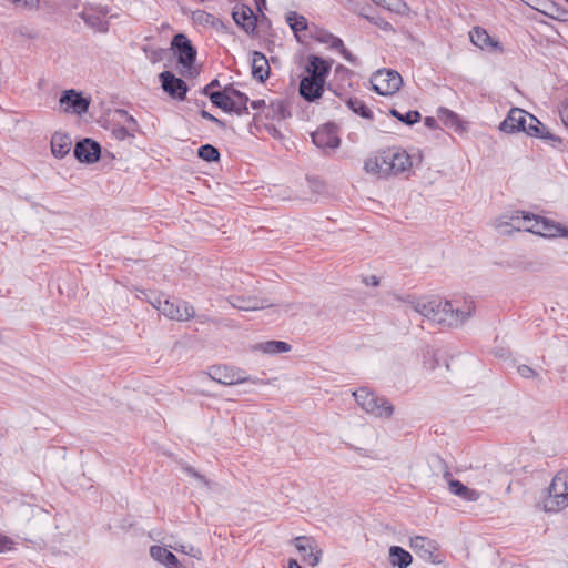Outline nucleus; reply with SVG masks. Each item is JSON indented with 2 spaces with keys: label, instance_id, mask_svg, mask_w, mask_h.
<instances>
[{
  "label": "nucleus",
  "instance_id": "1",
  "mask_svg": "<svg viewBox=\"0 0 568 568\" xmlns=\"http://www.w3.org/2000/svg\"><path fill=\"white\" fill-rule=\"evenodd\" d=\"M405 306V311L413 310L415 313L437 324L450 327L463 325L475 310L471 301H465L463 305L455 301H437L418 298L415 296L397 297Z\"/></svg>",
  "mask_w": 568,
  "mask_h": 568
},
{
  "label": "nucleus",
  "instance_id": "2",
  "mask_svg": "<svg viewBox=\"0 0 568 568\" xmlns=\"http://www.w3.org/2000/svg\"><path fill=\"white\" fill-rule=\"evenodd\" d=\"M410 155L400 148H387L378 152L375 158L364 162V169L368 173H377L383 176L398 175L412 169Z\"/></svg>",
  "mask_w": 568,
  "mask_h": 568
},
{
  "label": "nucleus",
  "instance_id": "3",
  "mask_svg": "<svg viewBox=\"0 0 568 568\" xmlns=\"http://www.w3.org/2000/svg\"><path fill=\"white\" fill-rule=\"evenodd\" d=\"M499 130L505 133L523 131L530 136L554 139V135L536 116L518 108L510 109L506 119L499 124Z\"/></svg>",
  "mask_w": 568,
  "mask_h": 568
},
{
  "label": "nucleus",
  "instance_id": "4",
  "mask_svg": "<svg viewBox=\"0 0 568 568\" xmlns=\"http://www.w3.org/2000/svg\"><path fill=\"white\" fill-rule=\"evenodd\" d=\"M353 396L362 409L374 417L389 418L394 413V407L388 399L377 396L366 387L353 392Z\"/></svg>",
  "mask_w": 568,
  "mask_h": 568
},
{
  "label": "nucleus",
  "instance_id": "5",
  "mask_svg": "<svg viewBox=\"0 0 568 568\" xmlns=\"http://www.w3.org/2000/svg\"><path fill=\"white\" fill-rule=\"evenodd\" d=\"M151 305L156 308L162 315L173 321H189L195 312L193 306L185 301H171L164 294L155 295L150 300Z\"/></svg>",
  "mask_w": 568,
  "mask_h": 568
},
{
  "label": "nucleus",
  "instance_id": "6",
  "mask_svg": "<svg viewBox=\"0 0 568 568\" xmlns=\"http://www.w3.org/2000/svg\"><path fill=\"white\" fill-rule=\"evenodd\" d=\"M568 506V473L559 471L552 478L544 500L546 511H558Z\"/></svg>",
  "mask_w": 568,
  "mask_h": 568
},
{
  "label": "nucleus",
  "instance_id": "7",
  "mask_svg": "<svg viewBox=\"0 0 568 568\" xmlns=\"http://www.w3.org/2000/svg\"><path fill=\"white\" fill-rule=\"evenodd\" d=\"M371 84L376 93L381 95H392L400 89L403 79L395 70L381 69L373 73Z\"/></svg>",
  "mask_w": 568,
  "mask_h": 568
},
{
  "label": "nucleus",
  "instance_id": "8",
  "mask_svg": "<svg viewBox=\"0 0 568 568\" xmlns=\"http://www.w3.org/2000/svg\"><path fill=\"white\" fill-rule=\"evenodd\" d=\"M520 219L521 231L530 232L545 237H554V233L556 232V223L552 221L527 212H524V215H520Z\"/></svg>",
  "mask_w": 568,
  "mask_h": 568
},
{
  "label": "nucleus",
  "instance_id": "9",
  "mask_svg": "<svg viewBox=\"0 0 568 568\" xmlns=\"http://www.w3.org/2000/svg\"><path fill=\"white\" fill-rule=\"evenodd\" d=\"M209 376L219 384L231 386L246 382H254L250 376L239 368L230 366H213L209 371Z\"/></svg>",
  "mask_w": 568,
  "mask_h": 568
},
{
  "label": "nucleus",
  "instance_id": "10",
  "mask_svg": "<svg viewBox=\"0 0 568 568\" xmlns=\"http://www.w3.org/2000/svg\"><path fill=\"white\" fill-rule=\"evenodd\" d=\"M313 143L320 149H337L341 144L337 128L327 123L320 126L315 132L312 133Z\"/></svg>",
  "mask_w": 568,
  "mask_h": 568
},
{
  "label": "nucleus",
  "instance_id": "11",
  "mask_svg": "<svg viewBox=\"0 0 568 568\" xmlns=\"http://www.w3.org/2000/svg\"><path fill=\"white\" fill-rule=\"evenodd\" d=\"M409 547L412 550L423 560L428 562H437L438 545L436 541L424 536H415L409 540Z\"/></svg>",
  "mask_w": 568,
  "mask_h": 568
},
{
  "label": "nucleus",
  "instance_id": "12",
  "mask_svg": "<svg viewBox=\"0 0 568 568\" xmlns=\"http://www.w3.org/2000/svg\"><path fill=\"white\" fill-rule=\"evenodd\" d=\"M172 47L178 51L179 63L184 68H191L196 59V50L187 37L183 33L175 34Z\"/></svg>",
  "mask_w": 568,
  "mask_h": 568
},
{
  "label": "nucleus",
  "instance_id": "13",
  "mask_svg": "<svg viewBox=\"0 0 568 568\" xmlns=\"http://www.w3.org/2000/svg\"><path fill=\"white\" fill-rule=\"evenodd\" d=\"M160 81L162 84V89L170 97L181 100V101L185 99V95L187 92V85L182 79L176 78L170 71H164V72L160 73Z\"/></svg>",
  "mask_w": 568,
  "mask_h": 568
},
{
  "label": "nucleus",
  "instance_id": "14",
  "mask_svg": "<svg viewBox=\"0 0 568 568\" xmlns=\"http://www.w3.org/2000/svg\"><path fill=\"white\" fill-rule=\"evenodd\" d=\"M73 153L80 162L94 163L100 159L101 146L91 139H84L75 144Z\"/></svg>",
  "mask_w": 568,
  "mask_h": 568
},
{
  "label": "nucleus",
  "instance_id": "15",
  "mask_svg": "<svg viewBox=\"0 0 568 568\" xmlns=\"http://www.w3.org/2000/svg\"><path fill=\"white\" fill-rule=\"evenodd\" d=\"M229 303L241 311H257L273 305L268 300L253 295H231Z\"/></svg>",
  "mask_w": 568,
  "mask_h": 568
},
{
  "label": "nucleus",
  "instance_id": "16",
  "mask_svg": "<svg viewBox=\"0 0 568 568\" xmlns=\"http://www.w3.org/2000/svg\"><path fill=\"white\" fill-rule=\"evenodd\" d=\"M60 103L65 105V111L72 110L77 114H83L88 112L90 100L81 95L75 90H65L60 98Z\"/></svg>",
  "mask_w": 568,
  "mask_h": 568
},
{
  "label": "nucleus",
  "instance_id": "17",
  "mask_svg": "<svg viewBox=\"0 0 568 568\" xmlns=\"http://www.w3.org/2000/svg\"><path fill=\"white\" fill-rule=\"evenodd\" d=\"M520 215H524V211L504 213L495 221V229L500 234H511L514 231H521Z\"/></svg>",
  "mask_w": 568,
  "mask_h": 568
},
{
  "label": "nucleus",
  "instance_id": "18",
  "mask_svg": "<svg viewBox=\"0 0 568 568\" xmlns=\"http://www.w3.org/2000/svg\"><path fill=\"white\" fill-rule=\"evenodd\" d=\"M234 22L247 33L256 29V16L253 10L245 4L235 6L232 12Z\"/></svg>",
  "mask_w": 568,
  "mask_h": 568
},
{
  "label": "nucleus",
  "instance_id": "19",
  "mask_svg": "<svg viewBox=\"0 0 568 568\" xmlns=\"http://www.w3.org/2000/svg\"><path fill=\"white\" fill-rule=\"evenodd\" d=\"M444 479L447 481L448 489L453 495L458 496L467 501H476L479 499L480 494L477 490L471 489L465 486L462 481L454 479L452 477V473L448 469H445L444 471Z\"/></svg>",
  "mask_w": 568,
  "mask_h": 568
},
{
  "label": "nucleus",
  "instance_id": "20",
  "mask_svg": "<svg viewBox=\"0 0 568 568\" xmlns=\"http://www.w3.org/2000/svg\"><path fill=\"white\" fill-rule=\"evenodd\" d=\"M324 81H320L314 77H304L300 82V94L306 101H315L316 99L321 98L324 91Z\"/></svg>",
  "mask_w": 568,
  "mask_h": 568
},
{
  "label": "nucleus",
  "instance_id": "21",
  "mask_svg": "<svg viewBox=\"0 0 568 568\" xmlns=\"http://www.w3.org/2000/svg\"><path fill=\"white\" fill-rule=\"evenodd\" d=\"M296 549L307 559L311 566H316L321 559V551H314V540L312 538L302 536L294 540Z\"/></svg>",
  "mask_w": 568,
  "mask_h": 568
},
{
  "label": "nucleus",
  "instance_id": "22",
  "mask_svg": "<svg viewBox=\"0 0 568 568\" xmlns=\"http://www.w3.org/2000/svg\"><path fill=\"white\" fill-rule=\"evenodd\" d=\"M317 40L322 43L327 44L331 49L338 50L343 58L349 63H357L356 57L344 47V43L341 38L335 37L334 34L328 32H323L317 37Z\"/></svg>",
  "mask_w": 568,
  "mask_h": 568
},
{
  "label": "nucleus",
  "instance_id": "23",
  "mask_svg": "<svg viewBox=\"0 0 568 568\" xmlns=\"http://www.w3.org/2000/svg\"><path fill=\"white\" fill-rule=\"evenodd\" d=\"M331 63L326 60L317 55H310L306 71L308 72V77H314L315 79L325 82V79L331 71Z\"/></svg>",
  "mask_w": 568,
  "mask_h": 568
},
{
  "label": "nucleus",
  "instance_id": "24",
  "mask_svg": "<svg viewBox=\"0 0 568 568\" xmlns=\"http://www.w3.org/2000/svg\"><path fill=\"white\" fill-rule=\"evenodd\" d=\"M150 556L166 568H181L176 556L162 546H152Z\"/></svg>",
  "mask_w": 568,
  "mask_h": 568
},
{
  "label": "nucleus",
  "instance_id": "25",
  "mask_svg": "<svg viewBox=\"0 0 568 568\" xmlns=\"http://www.w3.org/2000/svg\"><path fill=\"white\" fill-rule=\"evenodd\" d=\"M252 75L254 79L264 82L270 75V65L265 55L254 51L252 57Z\"/></svg>",
  "mask_w": 568,
  "mask_h": 568
},
{
  "label": "nucleus",
  "instance_id": "26",
  "mask_svg": "<svg viewBox=\"0 0 568 568\" xmlns=\"http://www.w3.org/2000/svg\"><path fill=\"white\" fill-rule=\"evenodd\" d=\"M72 141L67 134L54 133L51 139V152L58 158H64L71 150Z\"/></svg>",
  "mask_w": 568,
  "mask_h": 568
},
{
  "label": "nucleus",
  "instance_id": "27",
  "mask_svg": "<svg viewBox=\"0 0 568 568\" xmlns=\"http://www.w3.org/2000/svg\"><path fill=\"white\" fill-rule=\"evenodd\" d=\"M229 95L231 98L232 102V111L236 113L237 115H243L248 113L247 102L248 97L239 91L237 89L233 88L232 85H229Z\"/></svg>",
  "mask_w": 568,
  "mask_h": 568
},
{
  "label": "nucleus",
  "instance_id": "28",
  "mask_svg": "<svg viewBox=\"0 0 568 568\" xmlns=\"http://www.w3.org/2000/svg\"><path fill=\"white\" fill-rule=\"evenodd\" d=\"M264 112L265 118L271 119L273 121H281L291 116V112L287 108V104L283 100L272 101Z\"/></svg>",
  "mask_w": 568,
  "mask_h": 568
},
{
  "label": "nucleus",
  "instance_id": "29",
  "mask_svg": "<svg viewBox=\"0 0 568 568\" xmlns=\"http://www.w3.org/2000/svg\"><path fill=\"white\" fill-rule=\"evenodd\" d=\"M389 561L392 566L398 568H408L413 561L412 555L399 546L389 548Z\"/></svg>",
  "mask_w": 568,
  "mask_h": 568
},
{
  "label": "nucleus",
  "instance_id": "30",
  "mask_svg": "<svg viewBox=\"0 0 568 568\" xmlns=\"http://www.w3.org/2000/svg\"><path fill=\"white\" fill-rule=\"evenodd\" d=\"M470 41L480 49H486L489 47H496L497 43L493 42L490 36L483 28L475 27L469 32Z\"/></svg>",
  "mask_w": 568,
  "mask_h": 568
},
{
  "label": "nucleus",
  "instance_id": "31",
  "mask_svg": "<svg viewBox=\"0 0 568 568\" xmlns=\"http://www.w3.org/2000/svg\"><path fill=\"white\" fill-rule=\"evenodd\" d=\"M255 349L265 354H280L288 352L291 349V346L282 341H267L257 344L255 346Z\"/></svg>",
  "mask_w": 568,
  "mask_h": 568
},
{
  "label": "nucleus",
  "instance_id": "32",
  "mask_svg": "<svg viewBox=\"0 0 568 568\" xmlns=\"http://www.w3.org/2000/svg\"><path fill=\"white\" fill-rule=\"evenodd\" d=\"M211 102L222 109L225 112H233L232 111V102L231 98L229 95V87H225L223 91L220 92H212L210 94Z\"/></svg>",
  "mask_w": 568,
  "mask_h": 568
},
{
  "label": "nucleus",
  "instance_id": "33",
  "mask_svg": "<svg viewBox=\"0 0 568 568\" xmlns=\"http://www.w3.org/2000/svg\"><path fill=\"white\" fill-rule=\"evenodd\" d=\"M348 108L359 116L364 119H373V112L371 109L365 104V102L358 98H351L347 101Z\"/></svg>",
  "mask_w": 568,
  "mask_h": 568
},
{
  "label": "nucleus",
  "instance_id": "34",
  "mask_svg": "<svg viewBox=\"0 0 568 568\" xmlns=\"http://www.w3.org/2000/svg\"><path fill=\"white\" fill-rule=\"evenodd\" d=\"M287 22L296 36L300 31L307 28V20L296 12H290L287 14Z\"/></svg>",
  "mask_w": 568,
  "mask_h": 568
},
{
  "label": "nucleus",
  "instance_id": "35",
  "mask_svg": "<svg viewBox=\"0 0 568 568\" xmlns=\"http://www.w3.org/2000/svg\"><path fill=\"white\" fill-rule=\"evenodd\" d=\"M197 155L199 158L207 162H214L220 159L219 150L211 144H204L200 146L197 150Z\"/></svg>",
  "mask_w": 568,
  "mask_h": 568
},
{
  "label": "nucleus",
  "instance_id": "36",
  "mask_svg": "<svg viewBox=\"0 0 568 568\" xmlns=\"http://www.w3.org/2000/svg\"><path fill=\"white\" fill-rule=\"evenodd\" d=\"M390 114L398 119L400 122L408 125L415 124L420 120V113L418 111H408L405 114H402L396 109H392Z\"/></svg>",
  "mask_w": 568,
  "mask_h": 568
},
{
  "label": "nucleus",
  "instance_id": "37",
  "mask_svg": "<svg viewBox=\"0 0 568 568\" xmlns=\"http://www.w3.org/2000/svg\"><path fill=\"white\" fill-rule=\"evenodd\" d=\"M439 118L444 121L445 125L449 128H459V118L456 113L448 109H440L439 110Z\"/></svg>",
  "mask_w": 568,
  "mask_h": 568
},
{
  "label": "nucleus",
  "instance_id": "38",
  "mask_svg": "<svg viewBox=\"0 0 568 568\" xmlns=\"http://www.w3.org/2000/svg\"><path fill=\"white\" fill-rule=\"evenodd\" d=\"M82 18L88 26L95 28L100 32H105L108 30V23L98 17L84 13Z\"/></svg>",
  "mask_w": 568,
  "mask_h": 568
},
{
  "label": "nucleus",
  "instance_id": "39",
  "mask_svg": "<svg viewBox=\"0 0 568 568\" xmlns=\"http://www.w3.org/2000/svg\"><path fill=\"white\" fill-rule=\"evenodd\" d=\"M112 136L119 141L124 140H132L135 136L133 135V132L130 131V129H126L124 125H114L112 128Z\"/></svg>",
  "mask_w": 568,
  "mask_h": 568
},
{
  "label": "nucleus",
  "instance_id": "40",
  "mask_svg": "<svg viewBox=\"0 0 568 568\" xmlns=\"http://www.w3.org/2000/svg\"><path fill=\"white\" fill-rule=\"evenodd\" d=\"M192 19L194 22L200 24L213 26L215 17L205 11L199 10L193 13Z\"/></svg>",
  "mask_w": 568,
  "mask_h": 568
},
{
  "label": "nucleus",
  "instance_id": "41",
  "mask_svg": "<svg viewBox=\"0 0 568 568\" xmlns=\"http://www.w3.org/2000/svg\"><path fill=\"white\" fill-rule=\"evenodd\" d=\"M376 4L389 10V11H400V8L404 6L402 0H373Z\"/></svg>",
  "mask_w": 568,
  "mask_h": 568
},
{
  "label": "nucleus",
  "instance_id": "42",
  "mask_svg": "<svg viewBox=\"0 0 568 568\" xmlns=\"http://www.w3.org/2000/svg\"><path fill=\"white\" fill-rule=\"evenodd\" d=\"M518 374L526 379H539L540 375L534 368L528 365H519L517 367Z\"/></svg>",
  "mask_w": 568,
  "mask_h": 568
},
{
  "label": "nucleus",
  "instance_id": "43",
  "mask_svg": "<svg viewBox=\"0 0 568 568\" xmlns=\"http://www.w3.org/2000/svg\"><path fill=\"white\" fill-rule=\"evenodd\" d=\"M118 112L120 115L125 118V123L123 125L126 129H130V131L133 132V135L135 136V133L139 129V124H138L136 120L124 110H119Z\"/></svg>",
  "mask_w": 568,
  "mask_h": 568
},
{
  "label": "nucleus",
  "instance_id": "44",
  "mask_svg": "<svg viewBox=\"0 0 568 568\" xmlns=\"http://www.w3.org/2000/svg\"><path fill=\"white\" fill-rule=\"evenodd\" d=\"M12 2L18 7L30 11L38 10L40 6V0H12Z\"/></svg>",
  "mask_w": 568,
  "mask_h": 568
},
{
  "label": "nucleus",
  "instance_id": "45",
  "mask_svg": "<svg viewBox=\"0 0 568 568\" xmlns=\"http://www.w3.org/2000/svg\"><path fill=\"white\" fill-rule=\"evenodd\" d=\"M175 550H179L183 554H186L195 559H202V552L199 548H195L191 545H183L180 548H175Z\"/></svg>",
  "mask_w": 568,
  "mask_h": 568
},
{
  "label": "nucleus",
  "instance_id": "46",
  "mask_svg": "<svg viewBox=\"0 0 568 568\" xmlns=\"http://www.w3.org/2000/svg\"><path fill=\"white\" fill-rule=\"evenodd\" d=\"M369 21L378 26L384 31H390L393 30V27L389 22L386 20L378 18V17H366Z\"/></svg>",
  "mask_w": 568,
  "mask_h": 568
},
{
  "label": "nucleus",
  "instance_id": "47",
  "mask_svg": "<svg viewBox=\"0 0 568 568\" xmlns=\"http://www.w3.org/2000/svg\"><path fill=\"white\" fill-rule=\"evenodd\" d=\"M13 540L0 534V552L9 551L13 548Z\"/></svg>",
  "mask_w": 568,
  "mask_h": 568
},
{
  "label": "nucleus",
  "instance_id": "48",
  "mask_svg": "<svg viewBox=\"0 0 568 568\" xmlns=\"http://www.w3.org/2000/svg\"><path fill=\"white\" fill-rule=\"evenodd\" d=\"M201 116L207 121H211L215 124H217L221 128H225V123L223 121H221L220 119H217L216 116L212 115L211 113H209L207 111L205 110H202L200 112Z\"/></svg>",
  "mask_w": 568,
  "mask_h": 568
},
{
  "label": "nucleus",
  "instance_id": "49",
  "mask_svg": "<svg viewBox=\"0 0 568 568\" xmlns=\"http://www.w3.org/2000/svg\"><path fill=\"white\" fill-rule=\"evenodd\" d=\"M559 113H560L562 123L565 124V126L568 128V102L562 103V105L559 110Z\"/></svg>",
  "mask_w": 568,
  "mask_h": 568
},
{
  "label": "nucleus",
  "instance_id": "50",
  "mask_svg": "<svg viewBox=\"0 0 568 568\" xmlns=\"http://www.w3.org/2000/svg\"><path fill=\"white\" fill-rule=\"evenodd\" d=\"M216 87H220V82L217 79H214L207 85L204 87L203 93L210 98V94L213 92L212 89Z\"/></svg>",
  "mask_w": 568,
  "mask_h": 568
},
{
  "label": "nucleus",
  "instance_id": "51",
  "mask_svg": "<svg viewBox=\"0 0 568 568\" xmlns=\"http://www.w3.org/2000/svg\"><path fill=\"white\" fill-rule=\"evenodd\" d=\"M558 235L568 237V229L561 226L560 224H556V232L554 233V236Z\"/></svg>",
  "mask_w": 568,
  "mask_h": 568
},
{
  "label": "nucleus",
  "instance_id": "52",
  "mask_svg": "<svg viewBox=\"0 0 568 568\" xmlns=\"http://www.w3.org/2000/svg\"><path fill=\"white\" fill-rule=\"evenodd\" d=\"M189 474L202 481L204 485L210 486V481L206 480L202 475L197 474L194 469H187Z\"/></svg>",
  "mask_w": 568,
  "mask_h": 568
},
{
  "label": "nucleus",
  "instance_id": "53",
  "mask_svg": "<svg viewBox=\"0 0 568 568\" xmlns=\"http://www.w3.org/2000/svg\"><path fill=\"white\" fill-rule=\"evenodd\" d=\"M251 106L253 109H262V108H264L265 110L267 108L265 100H254V101L251 102Z\"/></svg>",
  "mask_w": 568,
  "mask_h": 568
},
{
  "label": "nucleus",
  "instance_id": "54",
  "mask_svg": "<svg viewBox=\"0 0 568 568\" xmlns=\"http://www.w3.org/2000/svg\"><path fill=\"white\" fill-rule=\"evenodd\" d=\"M288 568H302L295 559L288 561Z\"/></svg>",
  "mask_w": 568,
  "mask_h": 568
},
{
  "label": "nucleus",
  "instance_id": "55",
  "mask_svg": "<svg viewBox=\"0 0 568 568\" xmlns=\"http://www.w3.org/2000/svg\"><path fill=\"white\" fill-rule=\"evenodd\" d=\"M371 283H372L373 285H377V284H378V280H377V277H376V276H372V277H371Z\"/></svg>",
  "mask_w": 568,
  "mask_h": 568
},
{
  "label": "nucleus",
  "instance_id": "56",
  "mask_svg": "<svg viewBox=\"0 0 568 568\" xmlns=\"http://www.w3.org/2000/svg\"><path fill=\"white\" fill-rule=\"evenodd\" d=\"M432 121H433V119H430V118H427V119H426V122H427V124H428V125H430V124H432Z\"/></svg>",
  "mask_w": 568,
  "mask_h": 568
}]
</instances>
